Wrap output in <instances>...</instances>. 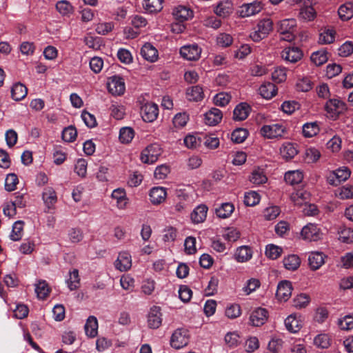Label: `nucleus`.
<instances>
[{"mask_svg":"<svg viewBox=\"0 0 353 353\" xmlns=\"http://www.w3.org/2000/svg\"><path fill=\"white\" fill-rule=\"evenodd\" d=\"M273 29V23L270 19H264L259 21L256 29L250 37L255 42L265 38Z\"/></svg>","mask_w":353,"mask_h":353,"instance_id":"f257e3e1","label":"nucleus"},{"mask_svg":"<svg viewBox=\"0 0 353 353\" xmlns=\"http://www.w3.org/2000/svg\"><path fill=\"white\" fill-rule=\"evenodd\" d=\"M161 153L162 150L159 144H150L142 151L141 160L144 163L152 164L157 161Z\"/></svg>","mask_w":353,"mask_h":353,"instance_id":"f03ea898","label":"nucleus"},{"mask_svg":"<svg viewBox=\"0 0 353 353\" xmlns=\"http://www.w3.org/2000/svg\"><path fill=\"white\" fill-rule=\"evenodd\" d=\"M322 235L321 229L314 223L307 224L301 232L302 239L309 241H317L322 238Z\"/></svg>","mask_w":353,"mask_h":353,"instance_id":"7ed1b4c3","label":"nucleus"},{"mask_svg":"<svg viewBox=\"0 0 353 353\" xmlns=\"http://www.w3.org/2000/svg\"><path fill=\"white\" fill-rule=\"evenodd\" d=\"M189 342L188 331L184 328H179L172 334L170 345L175 349H180L185 346Z\"/></svg>","mask_w":353,"mask_h":353,"instance_id":"20e7f679","label":"nucleus"},{"mask_svg":"<svg viewBox=\"0 0 353 353\" xmlns=\"http://www.w3.org/2000/svg\"><path fill=\"white\" fill-rule=\"evenodd\" d=\"M285 132V128L280 123L264 125L261 129L263 136L268 139L281 137Z\"/></svg>","mask_w":353,"mask_h":353,"instance_id":"39448f33","label":"nucleus"},{"mask_svg":"<svg viewBox=\"0 0 353 353\" xmlns=\"http://www.w3.org/2000/svg\"><path fill=\"white\" fill-rule=\"evenodd\" d=\"M201 48L196 43L184 46L180 49V54L188 61H196L201 57Z\"/></svg>","mask_w":353,"mask_h":353,"instance_id":"423d86ee","label":"nucleus"},{"mask_svg":"<svg viewBox=\"0 0 353 353\" xmlns=\"http://www.w3.org/2000/svg\"><path fill=\"white\" fill-rule=\"evenodd\" d=\"M159 108L154 103H146L141 108V114L143 121L152 122L158 116Z\"/></svg>","mask_w":353,"mask_h":353,"instance_id":"0eeeda50","label":"nucleus"},{"mask_svg":"<svg viewBox=\"0 0 353 353\" xmlns=\"http://www.w3.org/2000/svg\"><path fill=\"white\" fill-rule=\"evenodd\" d=\"M108 91L114 95H121L125 90V82L122 77L113 76L108 83Z\"/></svg>","mask_w":353,"mask_h":353,"instance_id":"6e6552de","label":"nucleus"},{"mask_svg":"<svg viewBox=\"0 0 353 353\" xmlns=\"http://www.w3.org/2000/svg\"><path fill=\"white\" fill-rule=\"evenodd\" d=\"M263 7L262 3L257 1L243 4L239 10L240 16L241 17H248L255 15L262 10Z\"/></svg>","mask_w":353,"mask_h":353,"instance_id":"1a4fd4ad","label":"nucleus"},{"mask_svg":"<svg viewBox=\"0 0 353 353\" xmlns=\"http://www.w3.org/2000/svg\"><path fill=\"white\" fill-rule=\"evenodd\" d=\"M292 290L291 282L286 280L282 281L277 286L276 296L281 301H286L291 296Z\"/></svg>","mask_w":353,"mask_h":353,"instance_id":"9d476101","label":"nucleus"},{"mask_svg":"<svg viewBox=\"0 0 353 353\" xmlns=\"http://www.w3.org/2000/svg\"><path fill=\"white\" fill-rule=\"evenodd\" d=\"M162 314L161 308L158 306H153L148 316V327L151 329L159 328L162 323Z\"/></svg>","mask_w":353,"mask_h":353,"instance_id":"9b49d317","label":"nucleus"},{"mask_svg":"<svg viewBox=\"0 0 353 353\" xmlns=\"http://www.w3.org/2000/svg\"><path fill=\"white\" fill-rule=\"evenodd\" d=\"M281 57L288 62L296 63L302 58L303 53L298 47H288L282 51Z\"/></svg>","mask_w":353,"mask_h":353,"instance_id":"f8f14e48","label":"nucleus"},{"mask_svg":"<svg viewBox=\"0 0 353 353\" xmlns=\"http://www.w3.org/2000/svg\"><path fill=\"white\" fill-rule=\"evenodd\" d=\"M268 316V312L266 309L258 307L251 313L250 321L252 325L261 326L266 322Z\"/></svg>","mask_w":353,"mask_h":353,"instance_id":"ddd939ff","label":"nucleus"},{"mask_svg":"<svg viewBox=\"0 0 353 353\" xmlns=\"http://www.w3.org/2000/svg\"><path fill=\"white\" fill-rule=\"evenodd\" d=\"M114 266L121 272L128 271L132 266L131 255L127 252H120L114 262Z\"/></svg>","mask_w":353,"mask_h":353,"instance_id":"4468645a","label":"nucleus"},{"mask_svg":"<svg viewBox=\"0 0 353 353\" xmlns=\"http://www.w3.org/2000/svg\"><path fill=\"white\" fill-rule=\"evenodd\" d=\"M325 108L331 117H336L345 110V103L339 99H330L326 102Z\"/></svg>","mask_w":353,"mask_h":353,"instance_id":"2eb2a0df","label":"nucleus"},{"mask_svg":"<svg viewBox=\"0 0 353 353\" xmlns=\"http://www.w3.org/2000/svg\"><path fill=\"white\" fill-rule=\"evenodd\" d=\"M150 200L153 205H159L165 201L167 192L163 187H154L150 190Z\"/></svg>","mask_w":353,"mask_h":353,"instance_id":"dca6fc26","label":"nucleus"},{"mask_svg":"<svg viewBox=\"0 0 353 353\" xmlns=\"http://www.w3.org/2000/svg\"><path fill=\"white\" fill-rule=\"evenodd\" d=\"M222 117L221 111L218 108H212L205 114V123L208 125H216L221 121Z\"/></svg>","mask_w":353,"mask_h":353,"instance_id":"f3484780","label":"nucleus"},{"mask_svg":"<svg viewBox=\"0 0 353 353\" xmlns=\"http://www.w3.org/2000/svg\"><path fill=\"white\" fill-rule=\"evenodd\" d=\"M141 54L147 61L154 62L158 58V51L151 43H145L141 50Z\"/></svg>","mask_w":353,"mask_h":353,"instance_id":"a211bd4d","label":"nucleus"},{"mask_svg":"<svg viewBox=\"0 0 353 353\" xmlns=\"http://www.w3.org/2000/svg\"><path fill=\"white\" fill-rule=\"evenodd\" d=\"M250 111V106L246 103L238 104L233 111V119L243 121L246 119Z\"/></svg>","mask_w":353,"mask_h":353,"instance_id":"6ab92c4d","label":"nucleus"},{"mask_svg":"<svg viewBox=\"0 0 353 353\" xmlns=\"http://www.w3.org/2000/svg\"><path fill=\"white\" fill-rule=\"evenodd\" d=\"M260 95L266 99H272L277 93L276 85L271 82H265L259 88Z\"/></svg>","mask_w":353,"mask_h":353,"instance_id":"aec40b11","label":"nucleus"},{"mask_svg":"<svg viewBox=\"0 0 353 353\" xmlns=\"http://www.w3.org/2000/svg\"><path fill=\"white\" fill-rule=\"evenodd\" d=\"M173 15L176 20L183 22L191 19L193 16V12L185 6H179L174 8Z\"/></svg>","mask_w":353,"mask_h":353,"instance_id":"412c9836","label":"nucleus"},{"mask_svg":"<svg viewBox=\"0 0 353 353\" xmlns=\"http://www.w3.org/2000/svg\"><path fill=\"white\" fill-rule=\"evenodd\" d=\"M309 265L311 270L319 269L325 263V256L321 252H312L308 257Z\"/></svg>","mask_w":353,"mask_h":353,"instance_id":"4be33fe9","label":"nucleus"},{"mask_svg":"<svg viewBox=\"0 0 353 353\" xmlns=\"http://www.w3.org/2000/svg\"><path fill=\"white\" fill-rule=\"evenodd\" d=\"M208 207L205 205H198L191 213V219L194 223L203 222L207 216Z\"/></svg>","mask_w":353,"mask_h":353,"instance_id":"5701e85b","label":"nucleus"},{"mask_svg":"<svg viewBox=\"0 0 353 353\" xmlns=\"http://www.w3.org/2000/svg\"><path fill=\"white\" fill-rule=\"evenodd\" d=\"M28 94L27 88L21 83L14 84L11 88V97L14 101H21Z\"/></svg>","mask_w":353,"mask_h":353,"instance_id":"b1692460","label":"nucleus"},{"mask_svg":"<svg viewBox=\"0 0 353 353\" xmlns=\"http://www.w3.org/2000/svg\"><path fill=\"white\" fill-rule=\"evenodd\" d=\"M233 5L230 1L225 0L221 1L214 10L216 15L225 17L232 12Z\"/></svg>","mask_w":353,"mask_h":353,"instance_id":"393cba45","label":"nucleus"},{"mask_svg":"<svg viewBox=\"0 0 353 353\" xmlns=\"http://www.w3.org/2000/svg\"><path fill=\"white\" fill-rule=\"evenodd\" d=\"M285 325L287 330L292 333L298 332L302 327L301 321L293 314L288 316L285 319Z\"/></svg>","mask_w":353,"mask_h":353,"instance_id":"a878e982","label":"nucleus"},{"mask_svg":"<svg viewBox=\"0 0 353 353\" xmlns=\"http://www.w3.org/2000/svg\"><path fill=\"white\" fill-rule=\"evenodd\" d=\"M339 18L343 21H348L353 17V2H346L338 10Z\"/></svg>","mask_w":353,"mask_h":353,"instance_id":"bb28decb","label":"nucleus"},{"mask_svg":"<svg viewBox=\"0 0 353 353\" xmlns=\"http://www.w3.org/2000/svg\"><path fill=\"white\" fill-rule=\"evenodd\" d=\"M252 256V252L250 247L243 245L237 248L234 258L238 262L243 263L249 261Z\"/></svg>","mask_w":353,"mask_h":353,"instance_id":"cd10ccee","label":"nucleus"},{"mask_svg":"<svg viewBox=\"0 0 353 353\" xmlns=\"http://www.w3.org/2000/svg\"><path fill=\"white\" fill-rule=\"evenodd\" d=\"M187 98L189 101H199L204 97L203 88L199 85L192 86L187 89Z\"/></svg>","mask_w":353,"mask_h":353,"instance_id":"c85d7f7f","label":"nucleus"},{"mask_svg":"<svg viewBox=\"0 0 353 353\" xmlns=\"http://www.w3.org/2000/svg\"><path fill=\"white\" fill-rule=\"evenodd\" d=\"M98 321L95 316H90L85 325V332L87 336L93 338L97 334Z\"/></svg>","mask_w":353,"mask_h":353,"instance_id":"c756f323","label":"nucleus"},{"mask_svg":"<svg viewBox=\"0 0 353 353\" xmlns=\"http://www.w3.org/2000/svg\"><path fill=\"white\" fill-rule=\"evenodd\" d=\"M281 154L286 160H290L297 154L298 150L294 143H284L280 149Z\"/></svg>","mask_w":353,"mask_h":353,"instance_id":"7c9ffc66","label":"nucleus"},{"mask_svg":"<svg viewBox=\"0 0 353 353\" xmlns=\"http://www.w3.org/2000/svg\"><path fill=\"white\" fill-rule=\"evenodd\" d=\"M43 200L48 208H52L57 203V194L52 188L48 187L44 189Z\"/></svg>","mask_w":353,"mask_h":353,"instance_id":"2f4dec72","label":"nucleus"},{"mask_svg":"<svg viewBox=\"0 0 353 353\" xmlns=\"http://www.w3.org/2000/svg\"><path fill=\"white\" fill-rule=\"evenodd\" d=\"M163 0H144L143 8L150 13H157L163 9Z\"/></svg>","mask_w":353,"mask_h":353,"instance_id":"473e14b6","label":"nucleus"},{"mask_svg":"<svg viewBox=\"0 0 353 353\" xmlns=\"http://www.w3.org/2000/svg\"><path fill=\"white\" fill-rule=\"evenodd\" d=\"M285 181L290 185H295L300 183L303 179V173L299 170L289 171L285 174Z\"/></svg>","mask_w":353,"mask_h":353,"instance_id":"72a5a7b5","label":"nucleus"},{"mask_svg":"<svg viewBox=\"0 0 353 353\" xmlns=\"http://www.w3.org/2000/svg\"><path fill=\"white\" fill-rule=\"evenodd\" d=\"M316 17V12L312 6H302L299 13V19L303 21H312Z\"/></svg>","mask_w":353,"mask_h":353,"instance_id":"f704fd0d","label":"nucleus"},{"mask_svg":"<svg viewBox=\"0 0 353 353\" xmlns=\"http://www.w3.org/2000/svg\"><path fill=\"white\" fill-rule=\"evenodd\" d=\"M268 180L263 169L256 168L254 169L250 176V181L251 183L256 185H261L265 183Z\"/></svg>","mask_w":353,"mask_h":353,"instance_id":"c9c22d12","label":"nucleus"},{"mask_svg":"<svg viewBox=\"0 0 353 353\" xmlns=\"http://www.w3.org/2000/svg\"><path fill=\"white\" fill-rule=\"evenodd\" d=\"M284 267L289 270H295L299 266L301 261L299 257L295 254H291L285 257L283 260Z\"/></svg>","mask_w":353,"mask_h":353,"instance_id":"e433bc0d","label":"nucleus"},{"mask_svg":"<svg viewBox=\"0 0 353 353\" xmlns=\"http://www.w3.org/2000/svg\"><path fill=\"white\" fill-rule=\"evenodd\" d=\"M234 210V206L231 203H224L219 208L216 209V214L219 218L225 219L229 217Z\"/></svg>","mask_w":353,"mask_h":353,"instance_id":"4c0bfd02","label":"nucleus"},{"mask_svg":"<svg viewBox=\"0 0 353 353\" xmlns=\"http://www.w3.org/2000/svg\"><path fill=\"white\" fill-rule=\"evenodd\" d=\"M66 283L71 291L75 290L79 288L80 277L78 270L74 269L72 271L70 272L69 279H67Z\"/></svg>","mask_w":353,"mask_h":353,"instance_id":"58836bf2","label":"nucleus"},{"mask_svg":"<svg viewBox=\"0 0 353 353\" xmlns=\"http://www.w3.org/2000/svg\"><path fill=\"white\" fill-rule=\"evenodd\" d=\"M24 222L23 221H16L13 226L10 234V239L14 241H17L21 239L23 236Z\"/></svg>","mask_w":353,"mask_h":353,"instance_id":"ea45409f","label":"nucleus"},{"mask_svg":"<svg viewBox=\"0 0 353 353\" xmlns=\"http://www.w3.org/2000/svg\"><path fill=\"white\" fill-rule=\"evenodd\" d=\"M319 132V128L316 122L307 123L303 126V134L305 137H312Z\"/></svg>","mask_w":353,"mask_h":353,"instance_id":"a19ab883","label":"nucleus"},{"mask_svg":"<svg viewBox=\"0 0 353 353\" xmlns=\"http://www.w3.org/2000/svg\"><path fill=\"white\" fill-rule=\"evenodd\" d=\"M309 196V193L303 190H298L292 193L290 196L291 201L297 205H302L306 201Z\"/></svg>","mask_w":353,"mask_h":353,"instance_id":"79ce46f5","label":"nucleus"},{"mask_svg":"<svg viewBox=\"0 0 353 353\" xmlns=\"http://www.w3.org/2000/svg\"><path fill=\"white\" fill-rule=\"evenodd\" d=\"M296 23L294 19H285L279 22L278 31L283 33L288 31H293Z\"/></svg>","mask_w":353,"mask_h":353,"instance_id":"37998d69","label":"nucleus"},{"mask_svg":"<svg viewBox=\"0 0 353 353\" xmlns=\"http://www.w3.org/2000/svg\"><path fill=\"white\" fill-rule=\"evenodd\" d=\"M57 11L62 15H69L73 12V7L66 0L59 1L56 4Z\"/></svg>","mask_w":353,"mask_h":353,"instance_id":"c03bdc74","label":"nucleus"},{"mask_svg":"<svg viewBox=\"0 0 353 353\" xmlns=\"http://www.w3.org/2000/svg\"><path fill=\"white\" fill-rule=\"evenodd\" d=\"M189 120V115L186 112L177 113L172 119L173 125L176 128H183Z\"/></svg>","mask_w":353,"mask_h":353,"instance_id":"a18cd8bd","label":"nucleus"},{"mask_svg":"<svg viewBox=\"0 0 353 353\" xmlns=\"http://www.w3.org/2000/svg\"><path fill=\"white\" fill-rule=\"evenodd\" d=\"M248 135V132L243 128L234 130L231 134V139L234 143H241L245 141Z\"/></svg>","mask_w":353,"mask_h":353,"instance_id":"49530a36","label":"nucleus"},{"mask_svg":"<svg viewBox=\"0 0 353 353\" xmlns=\"http://www.w3.org/2000/svg\"><path fill=\"white\" fill-rule=\"evenodd\" d=\"M335 32L333 30H325L319 34V42L321 44H330L334 41Z\"/></svg>","mask_w":353,"mask_h":353,"instance_id":"de8ad7c7","label":"nucleus"},{"mask_svg":"<svg viewBox=\"0 0 353 353\" xmlns=\"http://www.w3.org/2000/svg\"><path fill=\"white\" fill-rule=\"evenodd\" d=\"M282 251L281 248L273 244H269L265 248V255L271 259H276L281 255Z\"/></svg>","mask_w":353,"mask_h":353,"instance_id":"09e8293b","label":"nucleus"},{"mask_svg":"<svg viewBox=\"0 0 353 353\" xmlns=\"http://www.w3.org/2000/svg\"><path fill=\"white\" fill-rule=\"evenodd\" d=\"M134 135V130L130 127H124L120 130L119 139L122 143H130Z\"/></svg>","mask_w":353,"mask_h":353,"instance_id":"8fccbe9b","label":"nucleus"},{"mask_svg":"<svg viewBox=\"0 0 353 353\" xmlns=\"http://www.w3.org/2000/svg\"><path fill=\"white\" fill-rule=\"evenodd\" d=\"M310 59L316 65L319 66L326 63L328 57L327 52L324 51H317L312 54Z\"/></svg>","mask_w":353,"mask_h":353,"instance_id":"3c124183","label":"nucleus"},{"mask_svg":"<svg viewBox=\"0 0 353 353\" xmlns=\"http://www.w3.org/2000/svg\"><path fill=\"white\" fill-rule=\"evenodd\" d=\"M77 136V130L72 125L65 128L62 132V139L66 142H73Z\"/></svg>","mask_w":353,"mask_h":353,"instance_id":"603ef678","label":"nucleus"},{"mask_svg":"<svg viewBox=\"0 0 353 353\" xmlns=\"http://www.w3.org/2000/svg\"><path fill=\"white\" fill-rule=\"evenodd\" d=\"M339 239L345 243H353V230L344 228L339 232Z\"/></svg>","mask_w":353,"mask_h":353,"instance_id":"864d4df0","label":"nucleus"},{"mask_svg":"<svg viewBox=\"0 0 353 353\" xmlns=\"http://www.w3.org/2000/svg\"><path fill=\"white\" fill-rule=\"evenodd\" d=\"M259 201L260 196L254 191H251L245 194L244 203L247 206H254L259 203Z\"/></svg>","mask_w":353,"mask_h":353,"instance_id":"5fc2aeb1","label":"nucleus"},{"mask_svg":"<svg viewBox=\"0 0 353 353\" xmlns=\"http://www.w3.org/2000/svg\"><path fill=\"white\" fill-rule=\"evenodd\" d=\"M35 292L38 298L44 299L48 295L50 290L45 281H40L36 285Z\"/></svg>","mask_w":353,"mask_h":353,"instance_id":"6e6d98bb","label":"nucleus"},{"mask_svg":"<svg viewBox=\"0 0 353 353\" xmlns=\"http://www.w3.org/2000/svg\"><path fill=\"white\" fill-rule=\"evenodd\" d=\"M314 343L319 348H327L330 345V338L325 334H319L314 338Z\"/></svg>","mask_w":353,"mask_h":353,"instance_id":"4d7b16f0","label":"nucleus"},{"mask_svg":"<svg viewBox=\"0 0 353 353\" xmlns=\"http://www.w3.org/2000/svg\"><path fill=\"white\" fill-rule=\"evenodd\" d=\"M19 180L17 176L14 173L8 174L5 181V188L7 191L11 192L16 189Z\"/></svg>","mask_w":353,"mask_h":353,"instance_id":"13d9d810","label":"nucleus"},{"mask_svg":"<svg viewBox=\"0 0 353 353\" xmlns=\"http://www.w3.org/2000/svg\"><path fill=\"white\" fill-rule=\"evenodd\" d=\"M112 197L117 200L118 205H119L121 208H123L125 205L126 196L124 190L119 188L114 190L112 193Z\"/></svg>","mask_w":353,"mask_h":353,"instance_id":"bf43d9fd","label":"nucleus"},{"mask_svg":"<svg viewBox=\"0 0 353 353\" xmlns=\"http://www.w3.org/2000/svg\"><path fill=\"white\" fill-rule=\"evenodd\" d=\"M114 23L112 22L99 23L97 25L96 32L99 34L105 35L114 29Z\"/></svg>","mask_w":353,"mask_h":353,"instance_id":"052dcab7","label":"nucleus"},{"mask_svg":"<svg viewBox=\"0 0 353 353\" xmlns=\"http://www.w3.org/2000/svg\"><path fill=\"white\" fill-rule=\"evenodd\" d=\"M338 325L341 330H350L353 329V315H347L339 319Z\"/></svg>","mask_w":353,"mask_h":353,"instance_id":"680f3d73","label":"nucleus"},{"mask_svg":"<svg viewBox=\"0 0 353 353\" xmlns=\"http://www.w3.org/2000/svg\"><path fill=\"white\" fill-rule=\"evenodd\" d=\"M231 99L230 95L225 92H220L214 97V103L216 105L225 106Z\"/></svg>","mask_w":353,"mask_h":353,"instance_id":"e2e57ef3","label":"nucleus"},{"mask_svg":"<svg viewBox=\"0 0 353 353\" xmlns=\"http://www.w3.org/2000/svg\"><path fill=\"white\" fill-rule=\"evenodd\" d=\"M241 314V307L238 304H232L225 310V315L229 319H236Z\"/></svg>","mask_w":353,"mask_h":353,"instance_id":"0e129e2a","label":"nucleus"},{"mask_svg":"<svg viewBox=\"0 0 353 353\" xmlns=\"http://www.w3.org/2000/svg\"><path fill=\"white\" fill-rule=\"evenodd\" d=\"M74 172L81 177H84L87 173V161L83 159H79L74 166Z\"/></svg>","mask_w":353,"mask_h":353,"instance_id":"69168bd1","label":"nucleus"},{"mask_svg":"<svg viewBox=\"0 0 353 353\" xmlns=\"http://www.w3.org/2000/svg\"><path fill=\"white\" fill-rule=\"evenodd\" d=\"M232 37L226 33L219 34L216 38L217 44L224 48L230 46L232 43Z\"/></svg>","mask_w":353,"mask_h":353,"instance_id":"338daca9","label":"nucleus"},{"mask_svg":"<svg viewBox=\"0 0 353 353\" xmlns=\"http://www.w3.org/2000/svg\"><path fill=\"white\" fill-rule=\"evenodd\" d=\"M353 53V43L352 41L345 42L339 48V54L341 57H348Z\"/></svg>","mask_w":353,"mask_h":353,"instance_id":"774afa93","label":"nucleus"}]
</instances>
